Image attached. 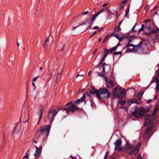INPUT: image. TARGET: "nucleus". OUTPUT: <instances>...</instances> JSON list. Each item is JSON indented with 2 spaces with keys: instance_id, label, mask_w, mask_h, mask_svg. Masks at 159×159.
<instances>
[{
  "instance_id": "f257e3e1",
  "label": "nucleus",
  "mask_w": 159,
  "mask_h": 159,
  "mask_svg": "<svg viewBox=\"0 0 159 159\" xmlns=\"http://www.w3.org/2000/svg\"><path fill=\"white\" fill-rule=\"evenodd\" d=\"M93 90L96 95L97 97L99 99L107 98L111 95V93L108 92V89L104 88H101L99 90L93 88Z\"/></svg>"
},
{
  "instance_id": "f03ea898",
  "label": "nucleus",
  "mask_w": 159,
  "mask_h": 159,
  "mask_svg": "<svg viewBox=\"0 0 159 159\" xmlns=\"http://www.w3.org/2000/svg\"><path fill=\"white\" fill-rule=\"evenodd\" d=\"M141 145V143H139L134 148L133 145L127 143L122 150V152H127L130 155L134 154V156H136L139 151Z\"/></svg>"
},
{
  "instance_id": "7ed1b4c3",
  "label": "nucleus",
  "mask_w": 159,
  "mask_h": 159,
  "mask_svg": "<svg viewBox=\"0 0 159 159\" xmlns=\"http://www.w3.org/2000/svg\"><path fill=\"white\" fill-rule=\"evenodd\" d=\"M112 94L115 97L122 99L125 96V91L123 89L116 87L113 89Z\"/></svg>"
},
{
  "instance_id": "20e7f679",
  "label": "nucleus",
  "mask_w": 159,
  "mask_h": 159,
  "mask_svg": "<svg viewBox=\"0 0 159 159\" xmlns=\"http://www.w3.org/2000/svg\"><path fill=\"white\" fill-rule=\"evenodd\" d=\"M58 112V111L53 109L52 111H49L48 114V119L49 122H52L54 120L55 116Z\"/></svg>"
},
{
  "instance_id": "39448f33",
  "label": "nucleus",
  "mask_w": 159,
  "mask_h": 159,
  "mask_svg": "<svg viewBox=\"0 0 159 159\" xmlns=\"http://www.w3.org/2000/svg\"><path fill=\"white\" fill-rule=\"evenodd\" d=\"M50 128V125H46L41 127L40 130L42 132V135L44 137L47 136L49 133Z\"/></svg>"
},
{
  "instance_id": "423d86ee",
  "label": "nucleus",
  "mask_w": 159,
  "mask_h": 159,
  "mask_svg": "<svg viewBox=\"0 0 159 159\" xmlns=\"http://www.w3.org/2000/svg\"><path fill=\"white\" fill-rule=\"evenodd\" d=\"M21 117L23 119V122H27L29 118V110L28 107H27L25 109L24 114L21 115Z\"/></svg>"
},
{
  "instance_id": "0eeeda50",
  "label": "nucleus",
  "mask_w": 159,
  "mask_h": 159,
  "mask_svg": "<svg viewBox=\"0 0 159 159\" xmlns=\"http://www.w3.org/2000/svg\"><path fill=\"white\" fill-rule=\"evenodd\" d=\"M102 66H103V72L105 74H108L109 72L111 69V67L110 65L106 63H103L102 65Z\"/></svg>"
},
{
  "instance_id": "6e6552de",
  "label": "nucleus",
  "mask_w": 159,
  "mask_h": 159,
  "mask_svg": "<svg viewBox=\"0 0 159 159\" xmlns=\"http://www.w3.org/2000/svg\"><path fill=\"white\" fill-rule=\"evenodd\" d=\"M112 36H114L116 38L118 39H119L120 41H121L123 40L122 36H121L120 35L118 34H115V33L114 32V33H113L112 35L109 34L107 35L105 38V39L103 41V42H104L106 40H108L109 38H110Z\"/></svg>"
},
{
  "instance_id": "1a4fd4ad",
  "label": "nucleus",
  "mask_w": 159,
  "mask_h": 159,
  "mask_svg": "<svg viewBox=\"0 0 159 159\" xmlns=\"http://www.w3.org/2000/svg\"><path fill=\"white\" fill-rule=\"evenodd\" d=\"M122 141L119 139H117L115 142V150H117L119 152L122 151L123 150V148L120 147Z\"/></svg>"
},
{
  "instance_id": "9d476101",
  "label": "nucleus",
  "mask_w": 159,
  "mask_h": 159,
  "mask_svg": "<svg viewBox=\"0 0 159 159\" xmlns=\"http://www.w3.org/2000/svg\"><path fill=\"white\" fill-rule=\"evenodd\" d=\"M153 128V126H148L144 134V136H147L148 138L150 137L152 134L151 130ZM144 138L146 139L147 137L145 136Z\"/></svg>"
},
{
  "instance_id": "9b49d317",
  "label": "nucleus",
  "mask_w": 159,
  "mask_h": 159,
  "mask_svg": "<svg viewBox=\"0 0 159 159\" xmlns=\"http://www.w3.org/2000/svg\"><path fill=\"white\" fill-rule=\"evenodd\" d=\"M132 115L136 117L139 118L143 116V114L140 111V109L139 110H136L132 113Z\"/></svg>"
},
{
  "instance_id": "f8f14e48",
  "label": "nucleus",
  "mask_w": 159,
  "mask_h": 159,
  "mask_svg": "<svg viewBox=\"0 0 159 159\" xmlns=\"http://www.w3.org/2000/svg\"><path fill=\"white\" fill-rule=\"evenodd\" d=\"M152 116H151L150 114H147L145 116V126L148 125V124H151L153 121L151 119Z\"/></svg>"
},
{
  "instance_id": "ddd939ff",
  "label": "nucleus",
  "mask_w": 159,
  "mask_h": 159,
  "mask_svg": "<svg viewBox=\"0 0 159 159\" xmlns=\"http://www.w3.org/2000/svg\"><path fill=\"white\" fill-rule=\"evenodd\" d=\"M34 146L36 150L35 153L34 154V156L35 157H39L41 153L42 146L41 145H40L39 148L36 145H35Z\"/></svg>"
},
{
  "instance_id": "4468645a",
  "label": "nucleus",
  "mask_w": 159,
  "mask_h": 159,
  "mask_svg": "<svg viewBox=\"0 0 159 159\" xmlns=\"http://www.w3.org/2000/svg\"><path fill=\"white\" fill-rule=\"evenodd\" d=\"M151 107L150 105L146 107H142L140 108V111L143 113L148 112L151 109Z\"/></svg>"
},
{
  "instance_id": "2eb2a0df",
  "label": "nucleus",
  "mask_w": 159,
  "mask_h": 159,
  "mask_svg": "<svg viewBox=\"0 0 159 159\" xmlns=\"http://www.w3.org/2000/svg\"><path fill=\"white\" fill-rule=\"evenodd\" d=\"M79 108L76 107L74 104H72L69 107V112H74L78 110Z\"/></svg>"
},
{
  "instance_id": "dca6fc26",
  "label": "nucleus",
  "mask_w": 159,
  "mask_h": 159,
  "mask_svg": "<svg viewBox=\"0 0 159 159\" xmlns=\"http://www.w3.org/2000/svg\"><path fill=\"white\" fill-rule=\"evenodd\" d=\"M106 57L104 56L102 58L101 61H100L98 66L95 67L96 68H98L100 69L102 68V65H103V63H102L104 61Z\"/></svg>"
},
{
  "instance_id": "f3484780",
  "label": "nucleus",
  "mask_w": 159,
  "mask_h": 159,
  "mask_svg": "<svg viewBox=\"0 0 159 159\" xmlns=\"http://www.w3.org/2000/svg\"><path fill=\"white\" fill-rule=\"evenodd\" d=\"M85 97V95L84 94L82 97L80 98L75 101V102L77 104L80 103L84 100Z\"/></svg>"
},
{
  "instance_id": "a211bd4d",
  "label": "nucleus",
  "mask_w": 159,
  "mask_h": 159,
  "mask_svg": "<svg viewBox=\"0 0 159 159\" xmlns=\"http://www.w3.org/2000/svg\"><path fill=\"white\" fill-rule=\"evenodd\" d=\"M106 86L108 88H111L113 86V83L112 81L109 80L106 83Z\"/></svg>"
},
{
  "instance_id": "6ab92c4d",
  "label": "nucleus",
  "mask_w": 159,
  "mask_h": 159,
  "mask_svg": "<svg viewBox=\"0 0 159 159\" xmlns=\"http://www.w3.org/2000/svg\"><path fill=\"white\" fill-rule=\"evenodd\" d=\"M104 10H101V11H99L98 12L96 15H95L93 16V17L91 19V22H93L94 20H95V18H96V17L99 14H100L102 12H103L104 11Z\"/></svg>"
},
{
  "instance_id": "aec40b11",
  "label": "nucleus",
  "mask_w": 159,
  "mask_h": 159,
  "mask_svg": "<svg viewBox=\"0 0 159 159\" xmlns=\"http://www.w3.org/2000/svg\"><path fill=\"white\" fill-rule=\"evenodd\" d=\"M93 87H92V88ZM92 91L91 90H89V91H87L86 94L89 97H91L94 95V93H95L94 91L92 89Z\"/></svg>"
},
{
  "instance_id": "412c9836",
  "label": "nucleus",
  "mask_w": 159,
  "mask_h": 159,
  "mask_svg": "<svg viewBox=\"0 0 159 159\" xmlns=\"http://www.w3.org/2000/svg\"><path fill=\"white\" fill-rule=\"evenodd\" d=\"M84 75H78L76 77V79H77L76 80H75V81H77V82H78L79 81H80L81 80H83L84 79Z\"/></svg>"
},
{
  "instance_id": "4be33fe9",
  "label": "nucleus",
  "mask_w": 159,
  "mask_h": 159,
  "mask_svg": "<svg viewBox=\"0 0 159 159\" xmlns=\"http://www.w3.org/2000/svg\"><path fill=\"white\" fill-rule=\"evenodd\" d=\"M41 135H42V133L40 129L38 130L35 134V138H38Z\"/></svg>"
},
{
  "instance_id": "5701e85b",
  "label": "nucleus",
  "mask_w": 159,
  "mask_h": 159,
  "mask_svg": "<svg viewBox=\"0 0 159 159\" xmlns=\"http://www.w3.org/2000/svg\"><path fill=\"white\" fill-rule=\"evenodd\" d=\"M42 111L41 110H39L38 113V115L39 117V120L38 123H39V122L40 121V120L42 118Z\"/></svg>"
},
{
  "instance_id": "b1692460",
  "label": "nucleus",
  "mask_w": 159,
  "mask_h": 159,
  "mask_svg": "<svg viewBox=\"0 0 159 159\" xmlns=\"http://www.w3.org/2000/svg\"><path fill=\"white\" fill-rule=\"evenodd\" d=\"M122 22V20L121 21H120L119 22V23L118 24V27H117V29L116 28L115 29L114 33L116 31V30H117V31H118V32L120 31L121 30V29L120 28V26Z\"/></svg>"
},
{
  "instance_id": "393cba45",
  "label": "nucleus",
  "mask_w": 159,
  "mask_h": 159,
  "mask_svg": "<svg viewBox=\"0 0 159 159\" xmlns=\"http://www.w3.org/2000/svg\"><path fill=\"white\" fill-rule=\"evenodd\" d=\"M136 46L137 47V48H138L139 50H142V47H143L142 42H140L137 45H136Z\"/></svg>"
},
{
  "instance_id": "a878e982",
  "label": "nucleus",
  "mask_w": 159,
  "mask_h": 159,
  "mask_svg": "<svg viewBox=\"0 0 159 159\" xmlns=\"http://www.w3.org/2000/svg\"><path fill=\"white\" fill-rule=\"evenodd\" d=\"M144 93V91H143L141 93H139L137 95V97L140 100L141 98V97L143 96V93Z\"/></svg>"
},
{
  "instance_id": "bb28decb",
  "label": "nucleus",
  "mask_w": 159,
  "mask_h": 159,
  "mask_svg": "<svg viewBox=\"0 0 159 159\" xmlns=\"http://www.w3.org/2000/svg\"><path fill=\"white\" fill-rule=\"evenodd\" d=\"M128 0H123L120 4L121 7H120V9H121L123 8V6L126 3Z\"/></svg>"
},
{
  "instance_id": "cd10ccee",
  "label": "nucleus",
  "mask_w": 159,
  "mask_h": 159,
  "mask_svg": "<svg viewBox=\"0 0 159 159\" xmlns=\"http://www.w3.org/2000/svg\"><path fill=\"white\" fill-rule=\"evenodd\" d=\"M109 53V50L106 48H105L104 50V56L106 57Z\"/></svg>"
},
{
  "instance_id": "c85d7f7f",
  "label": "nucleus",
  "mask_w": 159,
  "mask_h": 159,
  "mask_svg": "<svg viewBox=\"0 0 159 159\" xmlns=\"http://www.w3.org/2000/svg\"><path fill=\"white\" fill-rule=\"evenodd\" d=\"M117 46H115V47H114L110 48L109 50H108L109 52V53L112 52L115 50L117 49Z\"/></svg>"
},
{
  "instance_id": "c756f323",
  "label": "nucleus",
  "mask_w": 159,
  "mask_h": 159,
  "mask_svg": "<svg viewBox=\"0 0 159 159\" xmlns=\"http://www.w3.org/2000/svg\"><path fill=\"white\" fill-rule=\"evenodd\" d=\"M151 33H159V28L158 27L156 28L155 29L153 30Z\"/></svg>"
},
{
  "instance_id": "7c9ffc66",
  "label": "nucleus",
  "mask_w": 159,
  "mask_h": 159,
  "mask_svg": "<svg viewBox=\"0 0 159 159\" xmlns=\"http://www.w3.org/2000/svg\"><path fill=\"white\" fill-rule=\"evenodd\" d=\"M130 102L131 103H137L138 102L137 100L136 99H132L130 101Z\"/></svg>"
},
{
  "instance_id": "2f4dec72",
  "label": "nucleus",
  "mask_w": 159,
  "mask_h": 159,
  "mask_svg": "<svg viewBox=\"0 0 159 159\" xmlns=\"http://www.w3.org/2000/svg\"><path fill=\"white\" fill-rule=\"evenodd\" d=\"M133 47V50L134 52H137L138 51H139V50L137 48V47L136 46L134 45Z\"/></svg>"
},
{
  "instance_id": "473e14b6",
  "label": "nucleus",
  "mask_w": 159,
  "mask_h": 159,
  "mask_svg": "<svg viewBox=\"0 0 159 159\" xmlns=\"http://www.w3.org/2000/svg\"><path fill=\"white\" fill-rule=\"evenodd\" d=\"M143 28H144V25L143 24L142 25V27L140 28L138 30V32L139 33L141 31L143 30Z\"/></svg>"
},
{
  "instance_id": "72a5a7b5",
  "label": "nucleus",
  "mask_w": 159,
  "mask_h": 159,
  "mask_svg": "<svg viewBox=\"0 0 159 159\" xmlns=\"http://www.w3.org/2000/svg\"><path fill=\"white\" fill-rule=\"evenodd\" d=\"M122 52L121 51L119 52H114V55H117L118 54H121Z\"/></svg>"
},
{
  "instance_id": "f704fd0d",
  "label": "nucleus",
  "mask_w": 159,
  "mask_h": 159,
  "mask_svg": "<svg viewBox=\"0 0 159 159\" xmlns=\"http://www.w3.org/2000/svg\"><path fill=\"white\" fill-rule=\"evenodd\" d=\"M134 46V45L131 44L130 43H127V44L126 45V47L127 48H128L130 46L133 47V46Z\"/></svg>"
},
{
  "instance_id": "c9c22d12",
  "label": "nucleus",
  "mask_w": 159,
  "mask_h": 159,
  "mask_svg": "<svg viewBox=\"0 0 159 159\" xmlns=\"http://www.w3.org/2000/svg\"><path fill=\"white\" fill-rule=\"evenodd\" d=\"M120 104L121 106L125 104L126 103V101H122L120 102Z\"/></svg>"
},
{
  "instance_id": "e433bc0d",
  "label": "nucleus",
  "mask_w": 159,
  "mask_h": 159,
  "mask_svg": "<svg viewBox=\"0 0 159 159\" xmlns=\"http://www.w3.org/2000/svg\"><path fill=\"white\" fill-rule=\"evenodd\" d=\"M108 155V152L107 151L106 152V153L105 155V157H104V159H106L107 158Z\"/></svg>"
},
{
  "instance_id": "4c0bfd02",
  "label": "nucleus",
  "mask_w": 159,
  "mask_h": 159,
  "mask_svg": "<svg viewBox=\"0 0 159 159\" xmlns=\"http://www.w3.org/2000/svg\"><path fill=\"white\" fill-rule=\"evenodd\" d=\"M49 41L48 38L45 41V43L44 44V46H46V43L49 42Z\"/></svg>"
},
{
  "instance_id": "58836bf2",
  "label": "nucleus",
  "mask_w": 159,
  "mask_h": 159,
  "mask_svg": "<svg viewBox=\"0 0 159 159\" xmlns=\"http://www.w3.org/2000/svg\"><path fill=\"white\" fill-rule=\"evenodd\" d=\"M157 109L156 108H155V109H154L153 112V113L152 114V115L154 116L155 115V114L156 113V112H157Z\"/></svg>"
},
{
  "instance_id": "ea45409f",
  "label": "nucleus",
  "mask_w": 159,
  "mask_h": 159,
  "mask_svg": "<svg viewBox=\"0 0 159 159\" xmlns=\"http://www.w3.org/2000/svg\"><path fill=\"white\" fill-rule=\"evenodd\" d=\"M62 110H66L68 113H69V107L68 108H64L62 109Z\"/></svg>"
},
{
  "instance_id": "a19ab883",
  "label": "nucleus",
  "mask_w": 159,
  "mask_h": 159,
  "mask_svg": "<svg viewBox=\"0 0 159 159\" xmlns=\"http://www.w3.org/2000/svg\"><path fill=\"white\" fill-rule=\"evenodd\" d=\"M25 158H26V159H28V155H27V153H26V155L24 156L23 158V159H24Z\"/></svg>"
},
{
  "instance_id": "79ce46f5",
  "label": "nucleus",
  "mask_w": 159,
  "mask_h": 159,
  "mask_svg": "<svg viewBox=\"0 0 159 159\" xmlns=\"http://www.w3.org/2000/svg\"><path fill=\"white\" fill-rule=\"evenodd\" d=\"M98 74V75L101 77H104V76L105 75L103 74L100 73H99Z\"/></svg>"
},
{
  "instance_id": "37998d69",
  "label": "nucleus",
  "mask_w": 159,
  "mask_h": 159,
  "mask_svg": "<svg viewBox=\"0 0 159 159\" xmlns=\"http://www.w3.org/2000/svg\"><path fill=\"white\" fill-rule=\"evenodd\" d=\"M104 77L105 80L106 82H107L108 81L107 80L108 77L107 76H106V75H105L104 76Z\"/></svg>"
},
{
  "instance_id": "c03bdc74",
  "label": "nucleus",
  "mask_w": 159,
  "mask_h": 159,
  "mask_svg": "<svg viewBox=\"0 0 159 159\" xmlns=\"http://www.w3.org/2000/svg\"><path fill=\"white\" fill-rule=\"evenodd\" d=\"M129 8H128L127 9L126 11V16H127L128 14L129 13Z\"/></svg>"
},
{
  "instance_id": "a18cd8bd",
  "label": "nucleus",
  "mask_w": 159,
  "mask_h": 159,
  "mask_svg": "<svg viewBox=\"0 0 159 159\" xmlns=\"http://www.w3.org/2000/svg\"><path fill=\"white\" fill-rule=\"evenodd\" d=\"M96 33H97L96 31H95L93 32V33L90 36V38L92 37V36H93V35H94L95 34H96Z\"/></svg>"
},
{
  "instance_id": "49530a36",
  "label": "nucleus",
  "mask_w": 159,
  "mask_h": 159,
  "mask_svg": "<svg viewBox=\"0 0 159 159\" xmlns=\"http://www.w3.org/2000/svg\"><path fill=\"white\" fill-rule=\"evenodd\" d=\"M38 77L37 76V77L34 78L32 80L33 82L36 81V80L37 79Z\"/></svg>"
},
{
  "instance_id": "de8ad7c7",
  "label": "nucleus",
  "mask_w": 159,
  "mask_h": 159,
  "mask_svg": "<svg viewBox=\"0 0 159 159\" xmlns=\"http://www.w3.org/2000/svg\"><path fill=\"white\" fill-rule=\"evenodd\" d=\"M137 25V24H135L134 25V26L132 28V31H134V32H135L136 31V30H134V27H135V25Z\"/></svg>"
},
{
  "instance_id": "09e8293b",
  "label": "nucleus",
  "mask_w": 159,
  "mask_h": 159,
  "mask_svg": "<svg viewBox=\"0 0 159 159\" xmlns=\"http://www.w3.org/2000/svg\"><path fill=\"white\" fill-rule=\"evenodd\" d=\"M89 13V12L88 11H86L85 12H84L82 13V14L83 15H85L87 14H88Z\"/></svg>"
},
{
  "instance_id": "8fccbe9b",
  "label": "nucleus",
  "mask_w": 159,
  "mask_h": 159,
  "mask_svg": "<svg viewBox=\"0 0 159 159\" xmlns=\"http://www.w3.org/2000/svg\"><path fill=\"white\" fill-rule=\"evenodd\" d=\"M152 102V100L151 99H149L147 101V102L148 104H149L150 103Z\"/></svg>"
},
{
  "instance_id": "3c124183",
  "label": "nucleus",
  "mask_w": 159,
  "mask_h": 159,
  "mask_svg": "<svg viewBox=\"0 0 159 159\" xmlns=\"http://www.w3.org/2000/svg\"><path fill=\"white\" fill-rule=\"evenodd\" d=\"M137 159H142L141 156L140 155H139L138 156Z\"/></svg>"
},
{
  "instance_id": "603ef678",
  "label": "nucleus",
  "mask_w": 159,
  "mask_h": 159,
  "mask_svg": "<svg viewBox=\"0 0 159 159\" xmlns=\"http://www.w3.org/2000/svg\"><path fill=\"white\" fill-rule=\"evenodd\" d=\"M81 25V24L78 25V26H73V27H72V30H74L76 28L78 27L80 25Z\"/></svg>"
},
{
  "instance_id": "864d4df0",
  "label": "nucleus",
  "mask_w": 159,
  "mask_h": 159,
  "mask_svg": "<svg viewBox=\"0 0 159 159\" xmlns=\"http://www.w3.org/2000/svg\"><path fill=\"white\" fill-rule=\"evenodd\" d=\"M99 28V27L98 26H95L93 27L94 29H98Z\"/></svg>"
},
{
  "instance_id": "5fc2aeb1",
  "label": "nucleus",
  "mask_w": 159,
  "mask_h": 159,
  "mask_svg": "<svg viewBox=\"0 0 159 159\" xmlns=\"http://www.w3.org/2000/svg\"><path fill=\"white\" fill-rule=\"evenodd\" d=\"M156 90L159 91V85H157L156 87Z\"/></svg>"
},
{
  "instance_id": "6e6d98bb",
  "label": "nucleus",
  "mask_w": 159,
  "mask_h": 159,
  "mask_svg": "<svg viewBox=\"0 0 159 159\" xmlns=\"http://www.w3.org/2000/svg\"><path fill=\"white\" fill-rule=\"evenodd\" d=\"M97 50V49L96 48V49L93 52V55H95L96 54V52Z\"/></svg>"
},
{
  "instance_id": "4d7b16f0",
  "label": "nucleus",
  "mask_w": 159,
  "mask_h": 159,
  "mask_svg": "<svg viewBox=\"0 0 159 159\" xmlns=\"http://www.w3.org/2000/svg\"><path fill=\"white\" fill-rule=\"evenodd\" d=\"M72 103V102H70L68 103L66 105V106H68V105H70L71 103Z\"/></svg>"
},
{
  "instance_id": "13d9d810",
  "label": "nucleus",
  "mask_w": 159,
  "mask_h": 159,
  "mask_svg": "<svg viewBox=\"0 0 159 159\" xmlns=\"http://www.w3.org/2000/svg\"><path fill=\"white\" fill-rule=\"evenodd\" d=\"M107 3H105L102 6V7H105V6H107Z\"/></svg>"
},
{
  "instance_id": "bf43d9fd",
  "label": "nucleus",
  "mask_w": 159,
  "mask_h": 159,
  "mask_svg": "<svg viewBox=\"0 0 159 159\" xmlns=\"http://www.w3.org/2000/svg\"><path fill=\"white\" fill-rule=\"evenodd\" d=\"M150 21H151L150 19H149L147 20L146 21H145V22H148Z\"/></svg>"
},
{
  "instance_id": "052dcab7",
  "label": "nucleus",
  "mask_w": 159,
  "mask_h": 159,
  "mask_svg": "<svg viewBox=\"0 0 159 159\" xmlns=\"http://www.w3.org/2000/svg\"><path fill=\"white\" fill-rule=\"evenodd\" d=\"M33 142V143H37V141H35V140H34V141H33V142Z\"/></svg>"
},
{
  "instance_id": "680f3d73",
  "label": "nucleus",
  "mask_w": 159,
  "mask_h": 159,
  "mask_svg": "<svg viewBox=\"0 0 159 159\" xmlns=\"http://www.w3.org/2000/svg\"><path fill=\"white\" fill-rule=\"evenodd\" d=\"M91 71L90 70L88 72V75L89 76H90V74L91 73Z\"/></svg>"
},
{
  "instance_id": "e2e57ef3",
  "label": "nucleus",
  "mask_w": 159,
  "mask_h": 159,
  "mask_svg": "<svg viewBox=\"0 0 159 159\" xmlns=\"http://www.w3.org/2000/svg\"><path fill=\"white\" fill-rule=\"evenodd\" d=\"M32 84L33 86L34 87H35V84H34V83L33 82V83H32Z\"/></svg>"
},
{
  "instance_id": "0e129e2a",
  "label": "nucleus",
  "mask_w": 159,
  "mask_h": 159,
  "mask_svg": "<svg viewBox=\"0 0 159 159\" xmlns=\"http://www.w3.org/2000/svg\"><path fill=\"white\" fill-rule=\"evenodd\" d=\"M17 44L18 47H19L20 46V44L18 43V41H17Z\"/></svg>"
},
{
  "instance_id": "69168bd1",
  "label": "nucleus",
  "mask_w": 159,
  "mask_h": 159,
  "mask_svg": "<svg viewBox=\"0 0 159 159\" xmlns=\"http://www.w3.org/2000/svg\"><path fill=\"white\" fill-rule=\"evenodd\" d=\"M125 107H124V106H123V107H120V108H123V109H125Z\"/></svg>"
},
{
  "instance_id": "338daca9",
  "label": "nucleus",
  "mask_w": 159,
  "mask_h": 159,
  "mask_svg": "<svg viewBox=\"0 0 159 159\" xmlns=\"http://www.w3.org/2000/svg\"><path fill=\"white\" fill-rule=\"evenodd\" d=\"M132 42V41L131 40H129L128 41V43H130Z\"/></svg>"
},
{
  "instance_id": "774afa93",
  "label": "nucleus",
  "mask_w": 159,
  "mask_h": 159,
  "mask_svg": "<svg viewBox=\"0 0 159 159\" xmlns=\"http://www.w3.org/2000/svg\"><path fill=\"white\" fill-rule=\"evenodd\" d=\"M42 67H40V68H39V70H42Z\"/></svg>"
}]
</instances>
